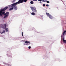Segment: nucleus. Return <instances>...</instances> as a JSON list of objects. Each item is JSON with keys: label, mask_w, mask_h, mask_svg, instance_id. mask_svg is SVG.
I'll use <instances>...</instances> for the list:
<instances>
[{"label": "nucleus", "mask_w": 66, "mask_h": 66, "mask_svg": "<svg viewBox=\"0 0 66 66\" xmlns=\"http://www.w3.org/2000/svg\"><path fill=\"white\" fill-rule=\"evenodd\" d=\"M16 1V0H14L13 1V2H15Z\"/></svg>", "instance_id": "obj_23"}, {"label": "nucleus", "mask_w": 66, "mask_h": 66, "mask_svg": "<svg viewBox=\"0 0 66 66\" xmlns=\"http://www.w3.org/2000/svg\"><path fill=\"white\" fill-rule=\"evenodd\" d=\"M27 0H23V2H26L27 1Z\"/></svg>", "instance_id": "obj_16"}, {"label": "nucleus", "mask_w": 66, "mask_h": 66, "mask_svg": "<svg viewBox=\"0 0 66 66\" xmlns=\"http://www.w3.org/2000/svg\"><path fill=\"white\" fill-rule=\"evenodd\" d=\"M46 2L47 3H49V1H46Z\"/></svg>", "instance_id": "obj_19"}, {"label": "nucleus", "mask_w": 66, "mask_h": 66, "mask_svg": "<svg viewBox=\"0 0 66 66\" xmlns=\"http://www.w3.org/2000/svg\"><path fill=\"white\" fill-rule=\"evenodd\" d=\"M18 4H16V3H14L13 4H11V5H9V6L10 7H13V9L15 10H17V6H16V5H17Z\"/></svg>", "instance_id": "obj_3"}, {"label": "nucleus", "mask_w": 66, "mask_h": 66, "mask_svg": "<svg viewBox=\"0 0 66 66\" xmlns=\"http://www.w3.org/2000/svg\"><path fill=\"white\" fill-rule=\"evenodd\" d=\"M24 42L26 43V44H26V45H27V46H28V45H30V44L29 43H30V42H29L28 41H26L25 42Z\"/></svg>", "instance_id": "obj_9"}, {"label": "nucleus", "mask_w": 66, "mask_h": 66, "mask_svg": "<svg viewBox=\"0 0 66 66\" xmlns=\"http://www.w3.org/2000/svg\"><path fill=\"white\" fill-rule=\"evenodd\" d=\"M13 10V7L10 8L9 9V11H12Z\"/></svg>", "instance_id": "obj_10"}, {"label": "nucleus", "mask_w": 66, "mask_h": 66, "mask_svg": "<svg viewBox=\"0 0 66 66\" xmlns=\"http://www.w3.org/2000/svg\"><path fill=\"white\" fill-rule=\"evenodd\" d=\"M6 32H9V29H8V28H6Z\"/></svg>", "instance_id": "obj_15"}, {"label": "nucleus", "mask_w": 66, "mask_h": 66, "mask_svg": "<svg viewBox=\"0 0 66 66\" xmlns=\"http://www.w3.org/2000/svg\"><path fill=\"white\" fill-rule=\"evenodd\" d=\"M61 38L62 39V36H61Z\"/></svg>", "instance_id": "obj_26"}, {"label": "nucleus", "mask_w": 66, "mask_h": 66, "mask_svg": "<svg viewBox=\"0 0 66 66\" xmlns=\"http://www.w3.org/2000/svg\"><path fill=\"white\" fill-rule=\"evenodd\" d=\"M46 6H49V5L48 4L46 5Z\"/></svg>", "instance_id": "obj_22"}, {"label": "nucleus", "mask_w": 66, "mask_h": 66, "mask_svg": "<svg viewBox=\"0 0 66 66\" xmlns=\"http://www.w3.org/2000/svg\"><path fill=\"white\" fill-rule=\"evenodd\" d=\"M30 8H31V10L33 12L35 13H36L37 12V10H36V8L33 7H30Z\"/></svg>", "instance_id": "obj_4"}, {"label": "nucleus", "mask_w": 66, "mask_h": 66, "mask_svg": "<svg viewBox=\"0 0 66 66\" xmlns=\"http://www.w3.org/2000/svg\"><path fill=\"white\" fill-rule=\"evenodd\" d=\"M23 2V0H19L16 3V4H19L20 3H22Z\"/></svg>", "instance_id": "obj_7"}, {"label": "nucleus", "mask_w": 66, "mask_h": 66, "mask_svg": "<svg viewBox=\"0 0 66 66\" xmlns=\"http://www.w3.org/2000/svg\"><path fill=\"white\" fill-rule=\"evenodd\" d=\"M63 36V40L64 43H66V31L64 30L62 34Z\"/></svg>", "instance_id": "obj_1"}, {"label": "nucleus", "mask_w": 66, "mask_h": 66, "mask_svg": "<svg viewBox=\"0 0 66 66\" xmlns=\"http://www.w3.org/2000/svg\"><path fill=\"white\" fill-rule=\"evenodd\" d=\"M31 14L32 15H35V13H34V12H32L31 13Z\"/></svg>", "instance_id": "obj_14"}, {"label": "nucleus", "mask_w": 66, "mask_h": 66, "mask_svg": "<svg viewBox=\"0 0 66 66\" xmlns=\"http://www.w3.org/2000/svg\"><path fill=\"white\" fill-rule=\"evenodd\" d=\"M46 5H45V4H43V6H45Z\"/></svg>", "instance_id": "obj_20"}, {"label": "nucleus", "mask_w": 66, "mask_h": 66, "mask_svg": "<svg viewBox=\"0 0 66 66\" xmlns=\"http://www.w3.org/2000/svg\"><path fill=\"white\" fill-rule=\"evenodd\" d=\"M40 3H42V2H40Z\"/></svg>", "instance_id": "obj_25"}, {"label": "nucleus", "mask_w": 66, "mask_h": 66, "mask_svg": "<svg viewBox=\"0 0 66 66\" xmlns=\"http://www.w3.org/2000/svg\"><path fill=\"white\" fill-rule=\"evenodd\" d=\"M6 23L5 24H3L2 26V28L4 29H6Z\"/></svg>", "instance_id": "obj_8"}, {"label": "nucleus", "mask_w": 66, "mask_h": 66, "mask_svg": "<svg viewBox=\"0 0 66 66\" xmlns=\"http://www.w3.org/2000/svg\"><path fill=\"white\" fill-rule=\"evenodd\" d=\"M30 3L31 4H33V1H31L30 2Z\"/></svg>", "instance_id": "obj_13"}, {"label": "nucleus", "mask_w": 66, "mask_h": 66, "mask_svg": "<svg viewBox=\"0 0 66 66\" xmlns=\"http://www.w3.org/2000/svg\"><path fill=\"white\" fill-rule=\"evenodd\" d=\"M46 14L47 16H48V17H49L50 19H52L53 18V17H52V15H51L49 13L46 12Z\"/></svg>", "instance_id": "obj_5"}, {"label": "nucleus", "mask_w": 66, "mask_h": 66, "mask_svg": "<svg viewBox=\"0 0 66 66\" xmlns=\"http://www.w3.org/2000/svg\"><path fill=\"white\" fill-rule=\"evenodd\" d=\"M1 34H3V33H5V30H4L3 31V32H1Z\"/></svg>", "instance_id": "obj_11"}, {"label": "nucleus", "mask_w": 66, "mask_h": 66, "mask_svg": "<svg viewBox=\"0 0 66 66\" xmlns=\"http://www.w3.org/2000/svg\"><path fill=\"white\" fill-rule=\"evenodd\" d=\"M33 1H37V0H33Z\"/></svg>", "instance_id": "obj_21"}, {"label": "nucleus", "mask_w": 66, "mask_h": 66, "mask_svg": "<svg viewBox=\"0 0 66 66\" xmlns=\"http://www.w3.org/2000/svg\"><path fill=\"white\" fill-rule=\"evenodd\" d=\"M22 34L23 37V32H22Z\"/></svg>", "instance_id": "obj_17"}, {"label": "nucleus", "mask_w": 66, "mask_h": 66, "mask_svg": "<svg viewBox=\"0 0 66 66\" xmlns=\"http://www.w3.org/2000/svg\"><path fill=\"white\" fill-rule=\"evenodd\" d=\"M42 1L43 2H47V0H42Z\"/></svg>", "instance_id": "obj_12"}, {"label": "nucleus", "mask_w": 66, "mask_h": 66, "mask_svg": "<svg viewBox=\"0 0 66 66\" xmlns=\"http://www.w3.org/2000/svg\"><path fill=\"white\" fill-rule=\"evenodd\" d=\"M29 49H31V46H29L28 47Z\"/></svg>", "instance_id": "obj_18"}, {"label": "nucleus", "mask_w": 66, "mask_h": 66, "mask_svg": "<svg viewBox=\"0 0 66 66\" xmlns=\"http://www.w3.org/2000/svg\"><path fill=\"white\" fill-rule=\"evenodd\" d=\"M8 9V7H5L3 9H2L0 11V15L1 16H2V15H3L5 14V12H4L5 10H7Z\"/></svg>", "instance_id": "obj_2"}, {"label": "nucleus", "mask_w": 66, "mask_h": 66, "mask_svg": "<svg viewBox=\"0 0 66 66\" xmlns=\"http://www.w3.org/2000/svg\"><path fill=\"white\" fill-rule=\"evenodd\" d=\"M38 1H42V0H38Z\"/></svg>", "instance_id": "obj_24"}, {"label": "nucleus", "mask_w": 66, "mask_h": 66, "mask_svg": "<svg viewBox=\"0 0 66 66\" xmlns=\"http://www.w3.org/2000/svg\"><path fill=\"white\" fill-rule=\"evenodd\" d=\"M3 15H5L4 16V18H6V17H8V16H9V12H7L6 13H5L4 14H2Z\"/></svg>", "instance_id": "obj_6"}]
</instances>
